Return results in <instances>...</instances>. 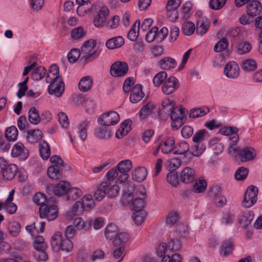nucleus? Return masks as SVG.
Wrapping results in <instances>:
<instances>
[{"label": "nucleus", "instance_id": "1", "mask_svg": "<svg viewBox=\"0 0 262 262\" xmlns=\"http://www.w3.org/2000/svg\"><path fill=\"white\" fill-rule=\"evenodd\" d=\"M92 12H95L93 23L95 27L102 28L109 14V10L106 6L93 4L90 8Z\"/></svg>", "mask_w": 262, "mask_h": 262}, {"label": "nucleus", "instance_id": "2", "mask_svg": "<svg viewBox=\"0 0 262 262\" xmlns=\"http://www.w3.org/2000/svg\"><path fill=\"white\" fill-rule=\"evenodd\" d=\"M96 42L94 40H89L85 41L81 48V59L84 62L92 60L99 55V52L95 48Z\"/></svg>", "mask_w": 262, "mask_h": 262}, {"label": "nucleus", "instance_id": "3", "mask_svg": "<svg viewBox=\"0 0 262 262\" xmlns=\"http://www.w3.org/2000/svg\"><path fill=\"white\" fill-rule=\"evenodd\" d=\"M18 168L15 164H8L3 158H0V174L4 179L11 180L15 176Z\"/></svg>", "mask_w": 262, "mask_h": 262}, {"label": "nucleus", "instance_id": "4", "mask_svg": "<svg viewBox=\"0 0 262 262\" xmlns=\"http://www.w3.org/2000/svg\"><path fill=\"white\" fill-rule=\"evenodd\" d=\"M29 63H31L30 65L25 68L23 75H27L32 70L34 69L32 73V79L35 81H39L42 79L46 74V69L42 66L35 68L37 66V63L33 58L30 59Z\"/></svg>", "mask_w": 262, "mask_h": 262}, {"label": "nucleus", "instance_id": "5", "mask_svg": "<svg viewBox=\"0 0 262 262\" xmlns=\"http://www.w3.org/2000/svg\"><path fill=\"white\" fill-rule=\"evenodd\" d=\"M169 114L172 120V127L178 129L184 123L186 117L185 110L181 107L175 106Z\"/></svg>", "mask_w": 262, "mask_h": 262}, {"label": "nucleus", "instance_id": "6", "mask_svg": "<svg viewBox=\"0 0 262 262\" xmlns=\"http://www.w3.org/2000/svg\"><path fill=\"white\" fill-rule=\"evenodd\" d=\"M146 198V194L145 189L142 187L137 188L135 192V196L132 202L131 208L135 211H144L143 208L145 205V199Z\"/></svg>", "mask_w": 262, "mask_h": 262}, {"label": "nucleus", "instance_id": "7", "mask_svg": "<svg viewBox=\"0 0 262 262\" xmlns=\"http://www.w3.org/2000/svg\"><path fill=\"white\" fill-rule=\"evenodd\" d=\"M51 201L48 200L46 205H41L39 211L41 218H46L48 221L54 220L57 216V208L55 205L50 204Z\"/></svg>", "mask_w": 262, "mask_h": 262}, {"label": "nucleus", "instance_id": "8", "mask_svg": "<svg viewBox=\"0 0 262 262\" xmlns=\"http://www.w3.org/2000/svg\"><path fill=\"white\" fill-rule=\"evenodd\" d=\"M258 191V188L256 186L250 185L248 187L242 202L243 206L249 208L256 203Z\"/></svg>", "mask_w": 262, "mask_h": 262}, {"label": "nucleus", "instance_id": "9", "mask_svg": "<svg viewBox=\"0 0 262 262\" xmlns=\"http://www.w3.org/2000/svg\"><path fill=\"white\" fill-rule=\"evenodd\" d=\"M122 186L123 189L121 202L123 205H126L133 200L137 189H135L133 184L129 183L122 184Z\"/></svg>", "mask_w": 262, "mask_h": 262}, {"label": "nucleus", "instance_id": "10", "mask_svg": "<svg viewBox=\"0 0 262 262\" xmlns=\"http://www.w3.org/2000/svg\"><path fill=\"white\" fill-rule=\"evenodd\" d=\"M119 120V115L116 112L111 111L101 115L98 121L103 125L109 126L116 124Z\"/></svg>", "mask_w": 262, "mask_h": 262}, {"label": "nucleus", "instance_id": "11", "mask_svg": "<svg viewBox=\"0 0 262 262\" xmlns=\"http://www.w3.org/2000/svg\"><path fill=\"white\" fill-rule=\"evenodd\" d=\"M128 67L124 61H117L114 63L110 68L111 75L115 77L124 76L127 72Z\"/></svg>", "mask_w": 262, "mask_h": 262}, {"label": "nucleus", "instance_id": "12", "mask_svg": "<svg viewBox=\"0 0 262 262\" xmlns=\"http://www.w3.org/2000/svg\"><path fill=\"white\" fill-rule=\"evenodd\" d=\"M179 86L178 80L176 77L171 76L165 80L162 85V90L165 94L169 95L174 92Z\"/></svg>", "mask_w": 262, "mask_h": 262}, {"label": "nucleus", "instance_id": "13", "mask_svg": "<svg viewBox=\"0 0 262 262\" xmlns=\"http://www.w3.org/2000/svg\"><path fill=\"white\" fill-rule=\"evenodd\" d=\"M239 71L238 64L234 61H230L225 67L224 72L228 78L235 79L238 77Z\"/></svg>", "mask_w": 262, "mask_h": 262}, {"label": "nucleus", "instance_id": "14", "mask_svg": "<svg viewBox=\"0 0 262 262\" xmlns=\"http://www.w3.org/2000/svg\"><path fill=\"white\" fill-rule=\"evenodd\" d=\"M11 155L13 157H18L21 160H25L29 156V151L21 143L17 142L13 146Z\"/></svg>", "mask_w": 262, "mask_h": 262}, {"label": "nucleus", "instance_id": "15", "mask_svg": "<svg viewBox=\"0 0 262 262\" xmlns=\"http://www.w3.org/2000/svg\"><path fill=\"white\" fill-rule=\"evenodd\" d=\"M159 147L164 154H169L174 151L176 148L175 140L172 137L167 138L159 145Z\"/></svg>", "mask_w": 262, "mask_h": 262}, {"label": "nucleus", "instance_id": "16", "mask_svg": "<svg viewBox=\"0 0 262 262\" xmlns=\"http://www.w3.org/2000/svg\"><path fill=\"white\" fill-rule=\"evenodd\" d=\"M247 12L248 15L255 16L262 12V5L258 1H251L247 5Z\"/></svg>", "mask_w": 262, "mask_h": 262}, {"label": "nucleus", "instance_id": "17", "mask_svg": "<svg viewBox=\"0 0 262 262\" xmlns=\"http://www.w3.org/2000/svg\"><path fill=\"white\" fill-rule=\"evenodd\" d=\"M142 89V86L140 84H137L132 89L129 97V100L132 103H137L144 97V94Z\"/></svg>", "mask_w": 262, "mask_h": 262}, {"label": "nucleus", "instance_id": "18", "mask_svg": "<svg viewBox=\"0 0 262 262\" xmlns=\"http://www.w3.org/2000/svg\"><path fill=\"white\" fill-rule=\"evenodd\" d=\"M205 149L206 146L202 143H195V144L190 148V151L186 155V157H188V160H186L185 161L188 163L192 158V156H200Z\"/></svg>", "mask_w": 262, "mask_h": 262}, {"label": "nucleus", "instance_id": "19", "mask_svg": "<svg viewBox=\"0 0 262 262\" xmlns=\"http://www.w3.org/2000/svg\"><path fill=\"white\" fill-rule=\"evenodd\" d=\"M50 83L48 87L49 93L51 95H55L57 97L61 96L64 91V83L62 79L59 82L53 81Z\"/></svg>", "mask_w": 262, "mask_h": 262}, {"label": "nucleus", "instance_id": "20", "mask_svg": "<svg viewBox=\"0 0 262 262\" xmlns=\"http://www.w3.org/2000/svg\"><path fill=\"white\" fill-rule=\"evenodd\" d=\"M255 156L254 148L250 147H246L239 151L238 156L241 160L246 162L252 160Z\"/></svg>", "mask_w": 262, "mask_h": 262}, {"label": "nucleus", "instance_id": "21", "mask_svg": "<svg viewBox=\"0 0 262 262\" xmlns=\"http://www.w3.org/2000/svg\"><path fill=\"white\" fill-rule=\"evenodd\" d=\"M195 176L194 170L190 167H186L181 171L180 179L182 182L188 183L194 180Z\"/></svg>", "mask_w": 262, "mask_h": 262}, {"label": "nucleus", "instance_id": "22", "mask_svg": "<svg viewBox=\"0 0 262 262\" xmlns=\"http://www.w3.org/2000/svg\"><path fill=\"white\" fill-rule=\"evenodd\" d=\"M209 28V23L205 17H200L198 18L196 24V32L203 35L206 33Z\"/></svg>", "mask_w": 262, "mask_h": 262}, {"label": "nucleus", "instance_id": "23", "mask_svg": "<svg viewBox=\"0 0 262 262\" xmlns=\"http://www.w3.org/2000/svg\"><path fill=\"white\" fill-rule=\"evenodd\" d=\"M70 184L67 181H61L56 184L53 188V192L56 195L61 196L67 194Z\"/></svg>", "mask_w": 262, "mask_h": 262}, {"label": "nucleus", "instance_id": "24", "mask_svg": "<svg viewBox=\"0 0 262 262\" xmlns=\"http://www.w3.org/2000/svg\"><path fill=\"white\" fill-rule=\"evenodd\" d=\"M62 167L58 165H53L48 169L47 173L48 176L52 179L58 180L62 178Z\"/></svg>", "mask_w": 262, "mask_h": 262}, {"label": "nucleus", "instance_id": "25", "mask_svg": "<svg viewBox=\"0 0 262 262\" xmlns=\"http://www.w3.org/2000/svg\"><path fill=\"white\" fill-rule=\"evenodd\" d=\"M147 174V169L144 167H139L134 170L132 172L133 179L138 182L143 181Z\"/></svg>", "mask_w": 262, "mask_h": 262}, {"label": "nucleus", "instance_id": "26", "mask_svg": "<svg viewBox=\"0 0 262 262\" xmlns=\"http://www.w3.org/2000/svg\"><path fill=\"white\" fill-rule=\"evenodd\" d=\"M160 68L164 70H169L174 68L177 66L176 61L170 57H165L159 61Z\"/></svg>", "mask_w": 262, "mask_h": 262}, {"label": "nucleus", "instance_id": "27", "mask_svg": "<svg viewBox=\"0 0 262 262\" xmlns=\"http://www.w3.org/2000/svg\"><path fill=\"white\" fill-rule=\"evenodd\" d=\"M108 187V183L107 182H104L101 184L94 192V199L98 201H101L107 194L106 189Z\"/></svg>", "mask_w": 262, "mask_h": 262}, {"label": "nucleus", "instance_id": "28", "mask_svg": "<svg viewBox=\"0 0 262 262\" xmlns=\"http://www.w3.org/2000/svg\"><path fill=\"white\" fill-rule=\"evenodd\" d=\"M124 40L121 36H117L109 39L106 42V47L109 49H114L121 47L124 43Z\"/></svg>", "mask_w": 262, "mask_h": 262}, {"label": "nucleus", "instance_id": "29", "mask_svg": "<svg viewBox=\"0 0 262 262\" xmlns=\"http://www.w3.org/2000/svg\"><path fill=\"white\" fill-rule=\"evenodd\" d=\"M64 239L62 234L59 232H56L52 236L51 239V244L52 248L56 251L60 250L61 244Z\"/></svg>", "mask_w": 262, "mask_h": 262}, {"label": "nucleus", "instance_id": "30", "mask_svg": "<svg viewBox=\"0 0 262 262\" xmlns=\"http://www.w3.org/2000/svg\"><path fill=\"white\" fill-rule=\"evenodd\" d=\"M7 230L10 236L17 237L20 232L21 225L17 222L12 221L9 223L7 226Z\"/></svg>", "mask_w": 262, "mask_h": 262}, {"label": "nucleus", "instance_id": "31", "mask_svg": "<svg viewBox=\"0 0 262 262\" xmlns=\"http://www.w3.org/2000/svg\"><path fill=\"white\" fill-rule=\"evenodd\" d=\"M42 134L39 129H30L28 131L27 140L30 143L36 142L42 138Z\"/></svg>", "mask_w": 262, "mask_h": 262}, {"label": "nucleus", "instance_id": "32", "mask_svg": "<svg viewBox=\"0 0 262 262\" xmlns=\"http://www.w3.org/2000/svg\"><path fill=\"white\" fill-rule=\"evenodd\" d=\"M93 81L91 77L86 76L82 77L79 82V88L82 92H87L92 86Z\"/></svg>", "mask_w": 262, "mask_h": 262}, {"label": "nucleus", "instance_id": "33", "mask_svg": "<svg viewBox=\"0 0 262 262\" xmlns=\"http://www.w3.org/2000/svg\"><path fill=\"white\" fill-rule=\"evenodd\" d=\"M155 108V106L152 103H146L143 106L139 112L140 119L143 120L145 119L147 116L152 113V112Z\"/></svg>", "mask_w": 262, "mask_h": 262}, {"label": "nucleus", "instance_id": "34", "mask_svg": "<svg viewBox=\"0 0 262 262\" xmlns=\"http://www.w3.org/2000/svg\"><path fill=\"white\" fill-rule=\"evenodd\" d=\"M251 44L247 41H241L237 43L236 47V52L239 55H243L248 53L251 50Z\"/></svg>", "mask_w": 262, "mask_h": 262}, {"label": "nucleus", "instance_id": "35", "mask_svg": "<svg viewBox=\"0 0 262 262\" xmlns=\"http://www.w3.org/2000/svg\"><path fill=\"white\" fill-rule=\"evenodd\" d=\"M29 122L33 124H38L40 121V117L37 109L34 107L30 108L28 112Z\"/></svg>", "mask_w": 262, "mask_h": 262}, {"label": "nucleus", "instance_id": "36", "mask_svg": "<svg viewBox=\"0 0 262 262\" xmlns=\"http://www.w3.org/2000/svg\"><path fill=\"white\" fill-rule=\"evenodd\" d=\"M82 194L80 189L77 187L70 188L67 193V200L74 201L80 197Z\"/></svg>", "mask_w": 262, "mask_h": 262}, {"label": "nucleus", "instance_id": "37", "mask_svg": "<svg viewBox=\"0 0 262 262\" xmlns=\"http://www.w3.org/2000/svg\"><path fill=\"white\" fill-rule=\"evenodd\" d=\"M90 122L88 120H84L81 122L77 126L78 134L80 139L84 141L87 138V129Z\"/></svg>", "mask_w": 262, "mask_h": 262}, {"label": "nucleus", "instance_id": "38", "mask_svg": "<svg viewBox=\"0 0 262 262\" xmlns=\"http://www.w3.org/2000/svg\"><path fill=\"white\" fill-rule=\"evenodd\" d=\"M49 145L46 141H43L39 144V152L40 156L44 160H47L51 154Z\"/></svg>", "mask_w": 262, "mask_h": 262}, {"label": "nucleus", "instance_id": "39", "mask_svg": "<svg viewBox=\"0 0 262 262\" xmlns=\"http://www.w3.org/2000/svg\"><path fill=\"white\" fill-rule=\"evenodd\" d=\"M140 25V20H137L127 34V38L129 40L132 41L136 40L138 35Z\"/></svg>", "mask_w": 262, "mask_h": 262}, {"label": "nucleus", "instance_id": "40", "mask_svg": "<svg viewBox=\"0 0 262 262\" xmlns=\"http://www.w3.org/2000/svg\"><path fill=\"white\" fill-rule=\"evenodd\" d=\"M114 237L113 244L115 246L124 245V243H126L129 238L128 234L125 232L118 233Z\"/></svg>", "mask_w": 262, "mask_h": 262}, {"label": "nucleus", "instance_id": "41", "mask_svg": "<svg viewBox=\"0 0 262 262\" xmlns=\"http://www.w3.org/2000/svg\"><path fill=\"white\" fill-rule=\"evenodd\" d=\"M132 167V162L130 160H124L120 162L116 167L119 172H128Z\"/></svg>", "mask_w": 262, "mask_h": 262}, {"label": "nucleus", "instance_id": "42", "mask_svg": "<svg viewBox=\"0 0 262 262\" xmlns=\"http://www.w3.org/2000/svg\"><path fill=\"white\" fill-rule=\"evenodd\" d=\"M118 227L114 224H108L105 230V236L107 239H112L118 233Z\"/></svg>", "mask_w": 262, "mask_h": 262}, {"label": "nucleus", "instance_id": "43", "mask_svg": "<svg viewBox=\"0 0 262 262\" xmlns=\"http://www.w3.org/2000/svg\"><path fill=\"white\" fill-rule=\"evenodd\" d=\"M5 136L9 141H14L17 139L18 130L15 126H11L8 127L5 131Z\"/></svg>", "mask_w": 262, "mask_h": 262}, {"label": "nucleus", "instance_id": "44", "mask_svg": "<svg viewBox=\"0 0 262 262\" xmlns=\"http://www.w3.org/2000/svg\"><path fill=\"white\" fill-rule=\"evenodd\" d=\"M175 150L173 154L175 155H183L186 154L188 151H190V147L188 144L186 142H182L176 145Z\"/></svg>", "mask_w": 262, "mask_h": 262}, {"label": "nucleus", "instance_id": "45", "mask_svg": "<svg viewBox=\"0 0 262 262\" xmlns=\"http://www.w3.org/2000/svg\"><path fill=\"white\" fill-rule=\"evenodd\" d=\"M91 222H84L81 217H77L74 221V226L78 230H86L91 227Z\"/></svg>", "mask_w": 262, "mask_h": 262}, {"label": "nucleus", "instance_id": "46", "mask_svg": "<svg viewBox=\"0 0 262 262\" xmlns=\"http://www.w3.org/2000/svg\"><path fill=\"white\" fill-rule=\"evenodd\" d=\"M96 136L101 139H107L110 138L112 134L111 130L106 127L103 125L99 127L96 132Z\"/></svg>", "mask_w": 262, "mask_h": 262}, {"label": "nucleus", "instance_id": "47", "mask_svg": "<svg viewBox=\"0 0 262 262\" xmlns=\"http://www.w3.org/2000/svg\"><path fill=\"white\" fill-rule=\"evenodd\" d=\"M167 74L165 71L158 73L154 77L153 83L156 86H159L167 78Z\"/></svg>", "mask_w": 262, "mask_h": 262}, {"label": "nucleus", "instance_id": "48", "mask_svg": "<svg viewBox=\"0 0 262 262\" xmlns=\"http://www.w3.org/2000/svg\"><path fill=\"white\" fill-rule=\"evenodd\" d=\"M208 112L209 110L208 108H196L192 109L190 111L189 116L190 118H192L201 117L204 116Z\"/></svg>", "mask_w": 262, "mask_h": 262}, {"label": "nucleus", "instance_id": "49", "mask_svg": "<svg viewBox=\"0 0 262 262\" xmlns=\"http://www.w3.org/2000/svg\"><path fill=\"white\" fill-rule=\"evenodd\" d=\"M167 168L170 171L178 169L181 165V161L178 158H172L167 161Z\"/></svg>", "mask_w": 262, "mask_h": 262}, {"label": "nucleus", "instance_id": "50", "mask_svg": "<svg viewBox=\"0 0 262 262\" xmlns=\"http://www.w3.org/2000/svg\"><path fill=\"white\" fill-rule=\"evenodd\" d=\"M182 30L185 35L190 36L195 30L194 24L191 21L184 22L182 26Z\"/></svg>", "mask_w": 262, "mask_h": 262}, {"label": "nucleus", "instance_id": "51", "mask_svg": "<svg viewBox=\"0 0 262 262\" xmlns=\"http://www.w3.org/2000/svg\"><path fill=\"white\" fill-rule=\"evenodd\" d=\"M145 215L144 211H136L133 214L132 218L137 225H140L144 221Z\"/></svg>", "mask_w": 262, "mask_h": 262}, {"label": "nucleus", "instance_id": "52", "mask_svg": "<svg viewBox=\"0 0 262 262\" xmlns=\"http://www.w3.org/2000/svg\"><path fill=\"white\" fill-rule=\"evenodd\" d=\"M34 202L39 206L46 205L47 203L48 200L46 195L40 192L36 193L33 198Z\"/></svg>", "mask_w": 262, "mask_h": 262}, {"label": "nucleus", "instance_id": "53", "mask_svg": "<svg viewBox=\"0 0 262 262\" xmlns=\"http://www.w3.org/2000/svg\"><path fill=\"white\" fill-rule=\"evenodd\" d=\"M168 250L172 252L179 251L182 247L180 241L178 239H170L167 245Z\"/></svg>", "mask_w": 262, "mask_h": 262}, {"label": "nucleus", "instance_id": "54", "mask_svg": "<svg viewBox=\"0 0 262 262\" xmlns=\"http://www.w3.org/2000/svg\"><path fill=\"white\" fill-rule=\"evenodd\" d=\"M228 45V40L226 38L223 37L215 45L214 51L215 52H222L227 48Z\"/></svg>", "mask_w": 262, "mask_h": 262}, {"label": "nucleus", "instance_id": "55", "mask_svg": "<svg viewBox=\"0 0 262 262\" xmlns=\"http://www.w3.org/2000/svg\"><path fill=\"white\" fill-rule=\"evenodd\" d=\"M242 69L246 71H251L255 70L257 68L256 62L252 59H247L243 62Z\"/></svg>", "mask_w": 262, "mask_h": 262}, {"label": "nucleus", "instance_id": "56", "mask_svg": "<svg viewBox=\"0 0 262 262\" xmlns=\"http://www.w3.org/2000/svg\"><path fill=\"white\" fill-rule=\"evenodd\" d=\"M73 248V244L70 238H64L61 244L60 250L66 252H69L72 250Z\"/></svg>", "mask_w": 262, "mask_h": 262}, {"label": "nucleus", "instance_id": "57", "mask_svg": "<svg viewBox=\"0 0 262 262\" xmlns=\"http://www.w3.org/2000/svg\"><path fill=\"white\" fill-rule=\"evenodd\" d=\"M162 109L161 111L163 110L165 113L169 114L170 112L175 107V104L172 100L165 99L162 102Z\"/></svg>", "mask_w": 262, "mask_h": 262}, {"label": "nucleus", "instance_id": "58", "mask_svg": "<svg viewBox=\"0 0 262 262\" xmlns=\"http://www.w3.org/2000/svg\"><path fill=\"white\" fill-rule=\"evenodd\" d=\"M162 109L161 111L163 110L165 113L169 114L170 112L175 107V104L172 100L165 99L162 102Z\"/></svg>", "mask_w": 262, "mask_h": 262}, {"label": "nucleus", "instance_id": "59", "mask_svg": "<svg viewBox=\"0 0 262 262\" xmlns=\"http://www.w3.org/2000/svg\"><path fill=\"white\" fill-rule=\"evenodd\" d=\"M207 186V183L204 180L196 182L193 186V190L195 193H201L204 191Z\"/></svg>", "mask_w": 262, "mask_h": 262}, {"label": "nucleus", "instance_id": "60", "mask_svg": "<svg viewBox=\"0 0 262 262\" xmlns=\"http://www.w3.org/2000/svg\"><path fill=\"white\" fill-rule=\"evenodd\" d=\"M81 55V51L77 49H73L68 53V58L70 62H75Z\"/></svg>", "mask_w": 262, "mask_h": 262}, {"label": "nucleus", "instance_id": "61", "mask_svg": "<svg viewBox=\"0 0 262 262\" xmlns=\"http://www.w3.org/2000/svg\"><path fill=\"white\" fill-rule=\"evenodd\" d=\"M179 219V214L176 212H170L167 215L166 220V225L171 227L174 225Z\"/></svg>", "mask_w": 262, "mask_h": 262}, {"label": "nucleus", "instance_id": "62", "mask_svg": "<svg viewBox=\"0 0 262 262\" xmlns=\"http://www.w3.org/2000/svg\"><path fill=\"white\" fill-rule=\"evenodd\" d=\"M125 246L121 245L118 246L113 252V256L115 258H120L118 262H121L125 256Z\"/></svg>", "mask_w": 262, "mask_h": 262}, {"label": "nucleus", "instance_id": "63", "mask_svg": "<svg viewBox=\"0 0 262 262\" xmlns=\"http://www.w3.org/2000/svg\"><path fill=\"white\" fill-rule=\"evenodd\" d=\"M248 172L247 168L244 167H239L234 174L235 178L238 181L244 180L247 177Z\"/></svg>", "mask_w": 262, "mask_h": 262}, {"label": "nucleus", "instance_id": "64", "mask_svg": "<svg viewBox=\"0 0 262 262\" xmlns=\"http://www.w3.org/2000/svg\"><path fill=\"white\" fill-rule=\"evenodd\" d=\"M181 256L178 253H175L170 257L169 255H165L163 257L161 262H181Z\"/></svg>", "mask_w": 262, "mask_h": 262}]
</instances>
